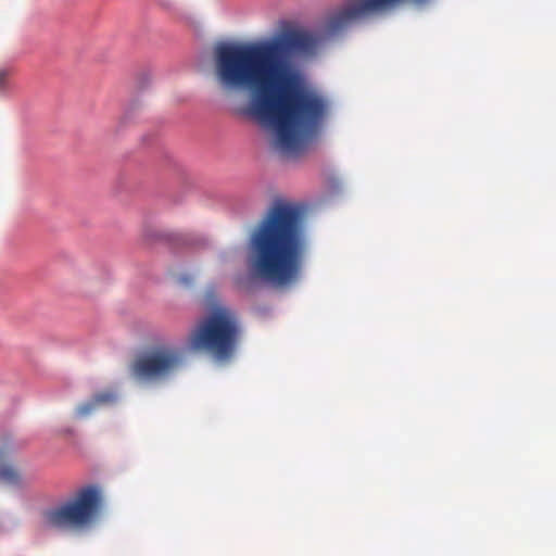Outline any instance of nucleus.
<instances>
[{"mask_svg": "<svg viewBox=\"0 0 556 556\" xmlns=\"http://www.w3.org/2000/svg\"><path fill=\"white\" fill-rule=\"evenodd\" d=\"M241 336L242 328L236 313L227 307H216L190 332L188 344L192 351L207 353L225 363L235 356Z\"/></svg>", "mask_w": 556, "mask_h": 556, "instance_id": "3", "label": "nucleus"}, {"mask_svg": "<svg viewBox=\"0 0 556 556\" xmlns=\"http://www.w3.org/2000/svg\"><path fill=\"white\" fill-rule=\"evenodd\" d=\"M21 444L17 443L11 435H5L2 439L0 446V480L8 483H16L18 481V472L12 466L7 464L4 460L14 451L18 450Z\"/></svg>", "mask_w": 556, "mask_h": 556, "instance_id": "6", "label": "nucleus"}, {"mask_svg": "<svg viewBox=\"0 0 556 556\" xmlns=\"http://www.w3.org/2000/svg\"><path fill=\"white\" fill-rule=\"evenodd\" d=\"M92 400L97 407L104 406V405H111L114 404L117 401V394L116 392L112 390L102 391L99 393H96L92 396Z\"/></svg>", "mask_w": 556, "mask_h": 556, "instance_id": "7", "label": "nucleus"}, {"mask_svg": "<svg viewBox=\"0 0 556 556\" xmlns=\"http://www.w3.org/2000/svg\"><path fill=\"white\" fill-rule=\"evenodd\" d=\"M182 365L184 353L180 349L160 343L137 354L129 365V372L139 382L156 383L175 375Z\"/></svg>", "mask_w": 556, "mask_h": 556, "instance_id": "5", "label": "nucleus"}, {"mask_svg": "<svg viewBox=\"0 0 556 556\" xmlns=\"http://www.w3.org/2000/svg\"><path fill=\"white\" fill-rule=\"evenodd\" d=\"M318 38L301 28H288L267 40L218 42L214 70L227 90L245 91L248 113L275 130L276 146L298 155L316 134L327 101L306 88L292 67L293 58L316 54Z\"/></svg>", "mask_w": 556, "mask_h": 556, "instance_id": "1", "label": "nucleus"}, {"mask_svg": "<svg viewBox=\"0 0 556 556\" xmlns=\"http://www.w3.org/2000/svg\"><path fill=\"white\" fill-rule=\"evenodd\" d=\"M179 280H180V282H182L185 285H189L191 282V279L188 277H181Z\"/></svg>", "mask_w": 556, "mask_h": 556, "instance_id": "10", "label": "nucleus"}, {"mask_svg": "<svg viewBox=\"0 0 556 556\" xmlns=\"http://www.w3.org/2000/svg\"><path fill=\"white\" fill-rule=\"evenodd\" d=\"M102 502L101 491L97 486H84L70 500L43 510L42 523L61 531L87 530L99 519Z\"/></svg>", "mask_w": 556, "mask_h": 556, "instance_id": "4", "label": "nucleus"}, {"mask_svg": "<svg viewBox=\"0 0 556 556\" xmlns=\"http://www.w3.org/2000/svg\"><path fill=\"white\" fill-rule=\"evenodd\" d=\"M97 408H98L97 405L94 404L93 400L91 399L90 401L78 405L76 408V414L78 417L84 418V417H87L90 414H92Z\"/></svg>", "mask_w": 556, "mask_h": 556, "instance_id": "8", "label": "nucleus"}, {"mask_svg": "<svg viewBox=\"0 0 556 556\" xmlns=\"http://www.w3.org/2000/svg\"><path fill=\"white\" fill-rule=\"evenodd\" d=\"M10 76V70L0 68V91H4L9 87Z\"/></svg>", "mask_w": 556, "mask_h": 556, "instance_id": "9", "label": "nucleus"}, {"mask_svg": "<svg viewBox=\"0 0 556 556\" xmlns=\"http://www.w3.org/2000/svg\"><path fill=\"white\" fill-rule=\"evenodd\" d=\"M306 248L303 207L276 200L250 235L249 267L276 287L293 286L301 278Z\"/></svg>", "mask_w": 556, "mask_h": 556, "instance_id": "2", "label": "nucleus"}]
</instances>
